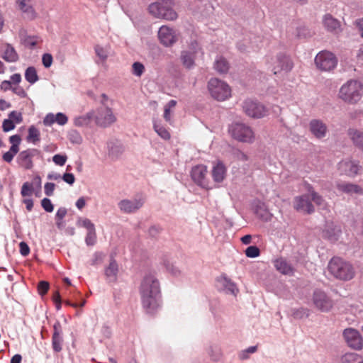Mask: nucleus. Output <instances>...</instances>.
<instances>
[{
    "label": "nucleus",
    "mask_w": 363,
    "mask_h": 363,
    "mask_svg": "<svg viewBox=\"0 0 363 363\" xmlns=\"http://www.w3.org/2000/svg\"><path fill=\"white\" fill-rule=\"evenodd\" d=\"M144 72H145V67L142 63H140L139 62H135L133 64L132 73L135 76L140 77L142 76V74L144 73Z\"/></svg>",
    "instance_id": "43"
},
{
    "label": "nucleus",
    "mask_w": 363,
    "mask_h": 363,
    "mask_svg": "<svg viewBox=\"0 0 363 363\" xmlns=\"http://www.w3.org/2000/svg\"><path fill=\"white\" fill-rule=\"evenodd\" d=\"M52 161L57 165L63 166L67 161V156L62 155H55L52 157Z\"/></svg>",
    "instance_id": "52"
},
{
    "label": "nucleus",
    "mask_w": 363,
    "mask_h": 363,
    "mask_svg": "<svg viewBox=\"0 0 363 363\" xmlns=\"http://www.w3.org/2000/svg\"><path fill=\"white\" fill-rule=\"evenodd\" d=\"M12 91L14 94H16V95H18L21 97H25L26 96V91L20 86H16L12 87Z\"/></svg>",
    "instance_id": "61"
},
{
    "label": "nucleus",
    "mask_w": 363,
    "mask_h": 363,
    "mask_svg": "<svg viewBox=\"0 0 363 363\" xmlns=\"http://www.w3.org/2000/svg\"><path fill=\"white\" fill-rule=\"evenodd\" d=\"M340 233L341 230L339 226L335 225L333 223H328L323 230V237L331 242H335L338 240Z\"/></svg>",
    "instance_id": "26"
},
{
    "label": "nucleus",
    "mask_w": 363,
    "mask_h": 363,
    "mask_svg": "<svg viewBox=\"0 0 363 363\" xmlns=\"http://www.w3.org/2000/svg\"><path fill=\"white\" fill-rule=\"evenodd\" d=\"M96 234L95 229L87 231L85 242L87 245L92 246L96 243Z\"/></svg>",
    "instance_id": "44"
},
{
    "label": "nucleus",
    "mask_w": 363,
    "mask_h": 363,
    "mask_svg": "<svg viewBox=\"0 0 363 363\" xmlns=\"http://www.w3.org/2000/svg\"><path fill=\"white\" fill-rule=\"evenodd\" d=\"M38 154L36 149H28L21 152L16 159V162L19 167L23 169H30L33 167V158Z\"/></svg>",
    "instance_id": "16"
},
{
    "label": "nucleus",
    "mask_w": 363,
    "mask_h": 363,
    "mask_svg": "<svg viewBox=\"0 0 363 363\" xmlns=\"http://www.w3.org/2000/svg\"><path fill=\"white\" fill-rule=\"evenodd\" d=\"M308 191L311 193V201H313L320 208H324L325 206V202L322 196L315 192L311 186L308 188Z\"/></svg>",
    "instance_id": "38"
},
{
    "label": "nucleus",
    "mask_w": 363,
    "mask_h": 363,
    "mask_svg": "<svg viewBox=\"0 0 363 363\" xmlns=\"http://www.w3.org/2000/svg\"><path fill=\"white\" fill-rule=\"evenodd\" d=\"M348 136L356 147L363 150L362 131L355 128H350L348 130Z\"/></svg>",
    "instance_id": "29"
},
{
    "label": "nucleus",
    "mask_w": 363,
    "mask_h": 363,
    "mask_svg": "<svg viewBox=\"0 0 363 363\" xmlns=\"http://www.w3.org/2000/svg\"><path fill=\"white\" fill-rule=\"evenodd\" d=\"M144 203L145 199L138 196L132 199H123L118 202V206L121 211L125 213H133L139 210Z\"/></svg>",
    "instance_id": "14"
},
{
    "label": "nucleus",
    "mask_w": 363,
    "mask_h": 363,
    "mask_svg": "<svg viewBox=\"0 0 363 363\" xmlns=\"http://www.w3.org/2000/svg\"><path fill=\"white\" fill-rule=\"evenodd\" d=\"M142 304L147 313H155L160 306V283L152 273L146 274L140 286Z\"/></svg>",
    "instance_id": "1"
},
{
    "label": "nucleus",
    "mask_w": 363,
    "mask_h": 363,
    "mask_svg": "<svg viewBox=\"0 0 363 363\" xmlns=\"http://www.w3.org/2000/svg\"><path fill=\"white\" fill-rule=\"evenodd\" d=\"M77 225L86 229L87 231L95 229L94 224L88 218H80L77 220Z\"/></svg>",
    "instance_id": "41"
},
{
    "label": "nucleus",
    "mask_w": 363,
    "mask_h": 363,
    "mask_svg": "<svg viewBox=\"0 0 363 363\" xmlns=\"http://www.w3.org/2000/svg\"><path fill=\"white\" fill-rule=\"evenodd\" d=\"M42 62L45 67H50L52 63V56L48 53L44 54L42 57Z\"/></svg>",
    "instance_id": "55"
},
{
    "label": "nucleus",
    "mask_w": 363,
    "mask_h": 363,
    "mask_svg": "<svg viewBox=\"0 0 363 363\" xmlns=\"http://www.w3.org/2000/svg\"><path fill=\"white\" fill-rule=\"evenodd\" d=\"M311 306L316 310L328 313L330 311L334 306L333 300L324 291L315 289L311 298Z\"/></svg>",
    "instance_id": "7"
},
{
    "label": "nucleus",
    "mask_w": 363,
    "mask_h": 363,
    "mask_svg": "<svg viewBox=\"0 0 363 363\" xmlns=\"http://www.w3.org/2000/svg\"><path fill=\"white\" fill-rule=\"evenodd\" d=\"M199 53L203 54L201 48L197 41L194 40L191 42L189 45V49L183 50L181 53L180 57L183 65L188 69L193 67L194 65L195 57Z\"/></svg>",
    "instance_id": "12"
},
{
    "label": "nucleus",
    "mask_w": 363,
    "mask_h": 363,
    "mask_svg": "<svg viewBox=\"0 0 363 363\" xmlns=\"http://www.w3.org/2000/svg\"><path fill=\"white\" fill-rule=\"evenodd\" d=\"M13 147H11L9 150L3 155V160L6 162H11L14 156L18 153V151L15 150Z\"/></svg>",
    "instance_id": "46"
},
{
    "label": "nucleus",
    "mask_w": 363,
    "mask_h": 363,
    "mask_svg": "<svg viewBox=\"0 0 363 363\" xmlns=\"http://www.w3.org/2000/svg\"><path fill=\"white\" fill-rule=\"evenodd\" d=\"M87 117L94 121L96 124L101 127H108L116 121L112 109L107 106H101L96 111L89 112Z\"/></svg>",
    "instance_id": "6"
},
{
    "label": "nucleus",
    "mask_w": 363,
    "mask_h": 363,
    "mask_svg": "<svg viewBox=\"0 0 363 363\" xmlns=\"http://www.w3.org/2000/svg\"><path fill=\"white\" fill-rule=\"evenodd\" d=\"M67 209L65 207H60L57 209L55 214V219L63 220L67 215Z\"/></svg>",
    "instance_id": "58"
},
{
    "label": "nucleus",
    "mask_w": 363,
    "mask_h": 363,
    "mask_svg": "<svg viewBox=\"0 0 363 363\" xmlns=\"http://www.w3.org/2000/svg\"><path fill=\"white\" fill-rule=\"evenodd\" d=\"M309 130L317 139L325 138L328 131L327 125L319 119H313L310 121Z\"/></svg>",
    "instance_id": "19"
},
{
    "label": "nucleus",
    "mask_w": 363,
    "mask_h": 363,
    "mask_svg": "<svg viewBox=\"0 0 363 363\" xmlns=\"http://www.w3.org/2000/svg\"><path fill=\"white\" fill-rule=\"evenodd\" d=\"M243 111L250 117L259 118L265 116L267 113L266 108L259 102L247 99L242 104Z\"/></svg>",
    "instance_id": "11"
},
{
    "label": "nucleus",
    "mask_w": 363,
    "mask_h": 363,
    "mask_svg": "<svg viewBox=\"0 0 363 363\" xmlns=\"http://www.w3.org/2000/svg\"><path fill=\"white\" fill-rule=\"evenodd\" d=\"M328 270L333 277L342 281H349L355 274V270L352 264L338 257H333L330 260Z\"/></svg>",
    "instance_id": "3"
},
{
    "label": "nucleus",
    "mask_w": 363,
    "mask_h": 363,
    "mask_svg": "<svg viewBox=\"0 0 363 363\" xmlns=\"http://www.w3.org/2000/svg\"><path fill=\"white\" fill-rule=\"evenodd\" d=\"M62 330L60 322H56L53 325V333L52 336V347L55 352H59L62 349L63 339Z\"/></svg>",
    "instance_id": "22"
},
{
    "label": "nucleus",
    "mask_w": 363,
    "mask_h": 363,
    "mask_svg": "<svg viewBox=\"0 0 363 363\" xmlns=\"http://www.w3.org/2000/svg\"><path fill=\"white\" fill-rule=\"evenodd\" d=\"M9 141L11 143V147H15L16 151H19V145L21 141V138L18 135H14L9 138Z\"/></svg>",
    "instance_id": "49"
},
{
    "label": "nucleus",
    "mask_w": 363,
    "mask_h": 363,
    "mask_svg": "<svg viewBox=\"0 0 363 363\" xmlns=\"http://www.w3.org/2000/svg\"><path fill=\"white\" fill-rule=\"evenodd\" d=\"M9 118L13 121L15 123H21L23 121V116L21 113L13 111L9 114Z\"/></svg>",
    "instance_id": "47"
},
{
    "label": "nucleus",
    "mask_w": 363,
    "mask_h": 363,
    "mask_svg": "<svg viewBox=\"0 0 363 363\" xmlns=\"http://www.w3.org/2000/svg\"><path fill=\"white\" fill-rule=\"evenodd\" d=\"M294 207L298 211L311 213L314 211V207L311 203V193L294 199Z\"/></svg>",
    "instance_id": "17"
},
{
    "label": "nucleus",
    "mask_w": 363,
    "mask_h": 363,
    "mask_svg": "<svg viewBox=\"0 0 363 363\" xmlns=\"http://www.w3.org/2000/svg\"><path fill=\"white\" fill-rule=\"evenodd\" d=\"M337 62L336 56L328 50L319 52L315 57L316 67L323 72L333 70L336 67Z\"/></svg>",
    "instance_id": "10"
},
{
    "label": "nucleus",
    "mask_w": 363,
    "mask_h": 363,
    "mask_svg": "<svg viewBox=\"0 0 363 363\" xmlns=\"http://www.w3.org/2000/svg\"><path fill=\"white\" fill-rule=\"evenodd\" d=\"M1 89L4 91H8L12 89L11 82L8 80H4L1 83L0 86Z\"/></svg>",
    "instance_id": "64"
},
{
    "label": "nucleus",
    "mask_w": 363,
    "mask_h": 363,
    "mask_svg": "<svg viewBox=\"0 0 363 363\" xmlns=\"http://www.w3.org/2000/svg\"><path fill=\"white\" fill-rule=\"evenodd\" d=\"M361 169L362 167L357 162L351 160H344L338 164V169L340 172L350 177H354L357 175Z\"/></svg>",
    "instance_id": "18"
},
{
    "label": "nucleus",
    "mask_w": 363,
    "mask_h": 363,
    "mask_svg": "<svg viewBox=\"0 0 363 363\" xmlns=\"http://www.w3.org/2000/svg\"><path fill=\"white\" fill-rule=\"evenodd\" d=\"M20 252L23 256H27L30 252V248L28 245L24 242H21L19 244Z\"/></svg>",
    "instance_id": "57"
},
{
    "label": "nucleus",
    "mask_w": 363,
    "mask_h": 363,
    "mask_svg": "<svg viewBox=\"0 0 363 363\" xmlns=\"http://www.w3.org/2000/svg\"><path fill=\"white\" fill-rule=\"evenodd\" d=\"M158 38L163 45L169 47L177 41L178 34L174 28L162 26L159 29Z\"/></svg>",
    "instance_id": "15"
},
{
    "label": "nucleus",
    "mask_w": 363,
    "mask_h": 363,
    "mask_svg": "<svg viewBox=\"0 0 363 363\" xmlns=\"http://www.w3.org/2000/svg\"><path fill=\"white\" fill-rule=\"evenodd\" d=\"M27 140L33 143L40 140V131L35 126L31 125L28 128V135L27 136Z\"/></svg>",
    "instance_id": "39"
},
{
    "label": "nucleus",
    "mask_w": 363,
    "mask_h": 363,
    "mask_svg": "<svg viewBox=\"0 0 363 363\" xmlns=\"http://www.w3.org/2000/svg\"><path fill=\"white\" fill-rule=\"evenodd\" d=\"M324 28L329 32L339 33L341 32L340 22L330 14H325L323 17Z\"/></svg>",
    "instance_id": "23"
},
{
    "label": "nucleus",
    "mask_w": 363,
    "mask_h": 363,
    "mask_svg": "<svg viewBox=\"0 0 363 363\" xmlns=\"http://www.w3.org/2000/svg\"><path fill=\"white\" fill-rule=\"evenodd\" d=\"M226 175L227 168L222 162L218 161L213 164L211 170V177L213 182L215 183L214 184L223 182L225 179Z\"/></svg>",
    "instance_id": "21"
},
{
    "label": "nucleus",
    "mask_w": 363,
    "mask_h": 363,
    "mask_svg": "<svg viewBox=\"0 0 363 363\" xmlns=\"http://www.w3.org/2000/svg\"><path fill=\"white\" fill-rule=\"evenodd\" d=\"M90 120L88 118L87 115L86 117H79L75 119L74 124L78 126H82L86 125L88 123V121Z\"/></svg>",
    "instance_id": "60"
},
{
    "label": "nucleus",
    "mask_w": 363,
    "mask_h": 363,
    "mask_svg": "<svg viewBox=\"0 0 363 363\" xmlns=\"http://www.w3.org/2000/svg\"><path fill=\"white\" fill-rule=\"evenodd\" d=\"M231 136L242 143H251L255 140V133L252 129L242 123H234L229 127Z\"/></svg>",
    "instance_id": "9"
},
{
    "label": "nucleus",
    "mask_w": 363,
    "mask_h": 363,
    "mask_svg": "<svg viewBox=\"0 0 363 363\" xmlns=\"http://www.w3.org/2000/svg\"><path fill=\"white\" fill-rule=\"evenodd\" d=\"M33 185L32 183L30 182H25L22 187L21 191V194L23 197L26 196H30L33 193Z\"/></svg>",
    "instance_id": "42"
},
{
    "label": "nucleus",
    "mask_w": 363,
    "mask_h": 363,
    "mask_svg": "<svg viewBox=\"0 0 363 363\" xmlns=\"http://www.w3.org/2000/svg\"><path fill=\"white\" fill-rule=\"evenodd\" d=\"M41 206L46 212L51 213L54 210L53 204L52 203L50 199L48 198H44L42 199Z\"/></svg>",
    "instance_id": "48"
},
{
    "label": "nucleus",
    "mask_w": 363,
    "mask_h": 363,
    "mask_svg": "<svg viewBox=\"0 0 363 363\" xmlns=\"http://www.w3.org/2000/svg\"><path fill=\"white\" fill-rule=\"evenodd\" d=\"M259 249L256 246H250L245 250V255L247 257L255 258L259 255Z\"/></svg>",
    "instance_id": "45"
},
{
    "label": "nucleus",
    "mask_w": 363,
    "mask_h": 363,
    "mask_svg": "<svg viewBox=\"0 0 363 363\" xmlns=\"http://www.w3.org/2000/svg\"><path fill=\"white\" fill-rule=\"evenodd\" d=\"M55 187V184L54 183H46L44 186L45 194L48 196H52L53 194Z\"/></svg>",
    "instance_id": "56"
},
{
    "label": "nucleus",
    "mask_w": 363,
    "mask_h": 363,
    "mask_svg": "<svg viewBox=\"0 0 363 363\" xmlns=\"http://www.w3.org/2000/svg\"><path fill=\"white\" fill-rule=\"evenodd\" d=\"M208 89L211 96L217 101H223L231 96L230 86L218 78H212L208 81Z\"/></svg>",
    "instance_id": "5"
},
{
    "label": "nucleus",
    "mask_w": 363,
    "mask_h": 363,
    "mask_svg": "<svg viewBox=\"0 0 363 363\" xmlns=\"http://www.w3.org/2000/svg\"><path fill=\"white\" fill-rule=\"evenodd\" d=\"M25 78L31 84L35 83L39 79L37 71L34 67H29L26 69Z\"/></svg>",
    "instance_id": "37"
},
{
    "label": "nucleus",
    "mask_w": 363,
    "mask_h": 363,
    "mask_svg": "<svg viewBox=\"0 0 363 363\" xmlns=\"http://www.w3.org/2000/svg\"><path fill=\"white\" fill-rule=\"evenodd\" d=\"M94 50L96 56L99 58V61L101 63L106 62V60L109 55V47L108 46H101L100 45H96L94 47Z\"/></svg>",
    "instance_id": "34"
},
{
    "label": "nucleus",
    "mask_w": 363,
    "mask_h": 363,
    "mask_svg": "<svg viewBox=\"0 0 363 363\" xmlns=\"http://www.w3.org/2000/svg\"><path fill=\"white\" fill-rule=\"evenodd\" d=\"M219 281L222 286L225 288L227 292L230 293L233 295H236L238 292V289L236 284L232 281L231 279L228 278L225 275H222L219 278Z\"/></svg>",
    "instance_id": "31"
},
{
    "label": "nucleus",
    "mask_w": 363,
    "mask_h": 363,
    "mask_svg": "<svg viewBox=\"0 0 363 363\" xmlns=\"http://www.w3.org/2000/svg\"><path fill=\"white\" fill-rule=\"evenodd\" d=\"M164 264L167 270L172 274L177 276L179 274V270L172 263H170L169 262H165Z\"/></svg>",
    "instance_id": "53"
},
{
    "label": "nucleus",
    "mask_w": 363,
    "mask_h": 363,
    "mask_svg": "<svg viewBox=\"0 0 363 363\" xmlns=\"http://www.w3.org/2000/svg\"><path fill=\"white\" fill-rule=\"evenodd\" d=\"M274 267L277 270L283 274L292 275L294 274V268L283 258L276 259Z\"/></svg>",
    "instance_id": "30"
},
{
    "label": "nucleus",
    "mask_w": 363,
    "mask_h": 363,
    "mask_svg": "<svg viewBox=\"0 0 363 363\" xmlns=\"http://www.w3.org/2000/svg\"><path fill=\"white\" fill-rule=\"evenodd\" d=\"M34 2L35 0H16L18 9L30 20L35 19L37 16L33 7Z\"/></svg>",
    "instance_id": "20"
},
{
    "label": "nucleus",
    "mask_w": 363,
    "mask_h": 363,
    "mask_svg": "<svg viewBox=\"0 0 363 363\" xmlns=\"http://www.w3.org/2000/svg\"><path fill=\"white\" fill-rule=\"evenodd\" d=\"M191 177L194 182L203 189H212L218 186L211 182L207 167L203 164H199L192 167Z\"/></svg>",
    "instance_id": "8"
},
{
    "label": "nucleus",
    "mask_w": 363,
    "mask_h": 363,
    "mask_svg": "<svg viewBox=\"0 0 363 363\" xmlns=\"http://www.w3.org/2000/svg\"><path fill=\"white\" fill-rule=\"evenodd\" d=\"M48 289H49L48 282H47L45 281H41L39 282V284L38 285V293L41 296L45 295L48 292Z\"/></svg>",
    "instance_id": "50"
},
{
    "label": "nucleus",
    "mask_w": 363,
    "mask_h": 363,
    "mask_svg": "<svg viewBox=\"0 0 363 363\" xmlns=\"http://www.w3.org/2000/svg\"><path fill=\"white\" fill-rule=\"evenodd\" d=\"M38 38L33 36H28L24 40V44L30 48H34L38 44Z\"/></svg>",
    "instance_id": "54"
},
{
    "label": "nucleus",
    "mask_w": 363,
    "mask_h": 363,
    "mask_svg": "<svg viewBox=\"0 0 363 363\" xmlns=\"http://www.w3.org/2000/svg\"><path fill=\"white\" fill-rule=\"evenodd\" d=\"M342 335L345 342L350 347L357 350L362 348L363 340L360 333L356 329L352 328H346L344 330Z\"/></svg>",
    "instance_id": "13"
},
{
    "label": "nucleus",
    "mask_w": 363,
    "mask_h": 363,
    "mask_svg": "<svg viewBox=\"0 0 363 363\" xmlns=\"http://www.w3.org/2000/svg\"><path fill=\"white\" fill-rule=\"evenodd\" d=\"M338 190L345 192L346 194L352 195V194H363V189L362 187L357 184L348 183V182H342L339 183L337 185Z\"/></svg>",
    "instance_id": "27"
},
{
    "label": "nucleus",
    "mask_w": 363,
    "mask_h": 363,
    "mask_svg": "<svg viewBox=\"0 0 363 363\" xmlns=\"http://www.w3.org/2000/svg\"><path fill=\"white\" fill-rule=\"evenodd\" d=\"M266 64L268 69L274 74L288 73L294 67L290 57L284 53H279L276 57H267Z\"/></svg>",
    "instance_id": "4"
},
{
    "label": "nucleus",
    "mask_w": 363,
    "mask_h": 363,
    "mask_svg": "<svg viewBox=\"0 0 363 363\" xmlns=\"http://www.w3.org/2000/svg\"><path fill=\"white\" fill-rule=\"evenodd\" d=\"M108 155L112 158H118L124 151L123 146L118 140L109 141L107 144Z\"/></svg>",
    "instance_id": "28"
},
{
    "label": "nucleus",
    "mask_w": 363,
    "mask_h": 363,
    "mask_svg": "<svg viewBox=\"0 0 363 363\" xmlns=\"http://www.w3.org/2000/svg\"><path fill=\"white\" fill-rule=\"evenodd\" d=\"M255 211L257 215L264 220H269L272 217V215L269 212L264 203L257 205Z\"/></svg>",
    "instance_id": "35"
},
{
    "label": "nucleus",
    "mask_w": 363,
    "mask_h": 363,
    "mask_svg": "<svg viewBox=\"0 0 363 363\" xmlns=\"http://www.w3.org/2000/svg\"><path fill=\"white\" fill-rule=\"evenodd\" d=\"M62 179L67 184L72 185L74 183L75 178L72 173H65L62 177Z\"/></svg>",
    "instance_id": "59"
},
{
    "label": "nucleus",
    "mask_w": 363,
    "mask_h": 363,
    "mask_svg": "<svg viewBox=\"0 0 363 363\" xmlns=\"http://www.w3.org/2000/svg\"><path fill=\"white\" fill-rule=\"evenodd\" d=\"M15 128V124L13 121L9 118L5 119L2 124V129L4 132H9Z\"/></svg>",
    "instance_id": "51"
},
{
    "label": "nucleus",
    "mask_w": 363,
    "mask_h": 363,
    "mask_svg": "<svg viewBox=\"0 0 363 363\" xmlns=\"http://www.w3.org/2000/svg\"><path fill=\"white\" fill-rule=\"evenodd\" d=\"M118 271V264L115 260L112 259L105 269V274L109 281H115L116 280Z\"/></svg>",
    "instance_id": "32"
},
{
    "label": "nucleus",
    "mask_w": 363,
    "mask_h": 363,
    "mask_svg": "<svg viewBox=\"0 0 363 363\" xmlns=\"http://www.w3.org/2000/svg\"><path fill=\"white\" fill-rule=\"evenodd\" d=\"M234 155L236 159L238 160L245 161L247 160V156L240 150L235 151Z\"/></svg>",
    "instance_id": "62"
},
{
    "label": "nucleus",
    "mask_w": 363,
    "mask_h": 363,
    "mask_svg": "<svg viewBox=\"0 0 363 363\" xmlns=\"http://www.w3.org/2000/svg\"><path fill=\"white\" fill-rule=\"evenodd\" d=\"M340 363H363V357L354 352H349L343 354Z\"/></svg>",
    "instance_id": "33"
},
{
    "label": "nucleus",
    "mask_w": 363,
    "mask_h": 363,
    "mask_svg": "<svg viewBox=\"0 0 363 363\" xmlns=\"http://www.w3.org/2000/svg\"><path fill=\"white\" fill-rule=\"evenodd\" d=\"M363 96V84L357 79H350L344 83L338 93V97L348 104H356Z\"/></svg>",
    "instance_id": "2"
},
{
    "label": "nucleus",
    "mask_w": 363,
    "mask_h": 363,
    "mask_svg": "<svg viewBox=\"0 0 363 363\" xmlns=\"http://www.w3.org/2000/svg\"><path fill=\"white\" fill-rule=\"evenodd\" d=\"M154 130L155 132L164 140H168L170 138V134L169 131L163 127L162 125L155 123Z\"/></svg>",
    "instance_id": "40"
},
{
    "label": "nucleus",
    "mask_w": 363,
    "mask_h": 363,
    "mask_svg": "<svg viewBox=\"0 0 363 363\" xmlns=\"http://www.w3.org/2000/svg\"><path fill=\"white\" fill-rule=\"evenodd\" d=\"M68 121L67 117L62 113H57L56 115L48 113L43 120L45 125L50 126L55 123L60 125H65Z\"/></svg>",
    "instance_id": "25"
},
{
    "label": "nucleus",
    "mask_w": 363,
    "mask_h": 363,
    "mask_svg": "<svg viewBox=\"0 0 363 363\" xmlns=\"http://www.w3.org/2000/svg\"><path fill=\"white\" fill-rule=\"evenodd\" d=\"M86 199L80 197L76 202V206L79 210H82L86 206Z\"/></svg>",
    "instance_id": "63"
},
{
    "label": "nucleus",
    "mask_w": 363,
    "mask_h": 363,
    "mask_svg": "<svg viewBox=\"0 0 363 363\" xmlns=\"http://www.w3.org/2000/svg\"><path fill=\"white\" fill-rule=\"evenodd\" d=\"M215 69L220 73H226L229 69V65L228 62L222 57H220L216 59L214 63Z\"/></svg>",
    "instance_id": "36"
},
{
    "label": "nucleus",
    "mask_w": 363,
    "mask_h": 363,
    "mask_svg": "<svg viewBox=\"0 0 363 363\" xmlns=\"http://www.w3.org/2000/svg\"><path fill=\"white\" fill-rule=\"evenodd\" d=\"M1 57L7 62H16L18 60V55L15 48L9 43H5L1 47Z\"/></svg>",
    "instance_id": "24"
}]
</instances>
